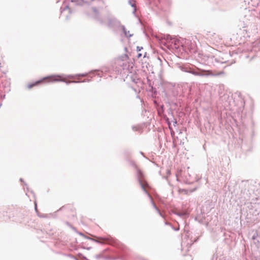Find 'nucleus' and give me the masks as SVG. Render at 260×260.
Wrapping results in <instances>:
<instances>
[{"mask_svg":"<svg viewBox=\"0 0 260 260\" xmlns=\"http://www.w3.org/2000/svg\"><path fill=\"white\" fill-rule=\"evenodd\" d=\"M45 80H47V82L65 81V80L61 76L52 75L45 77L42 80L36 81L34 83L28 84V88L30 89L34 86L39 85Z\"/></svg>","mask_w":260,"mask_h":260,"instance_id":"obj_1","label":"nucleus"},{"mask_svg":"<svg viewBox=\"0 0 260 260\" xmlns=\"http://www.w3.org/2000/svg\"><path fill=\"white\" fill-rule=\"evenodd\" d=\"M202 72H204L205 74H196L197 75H211L212 76H219L221 75H222L224 74V72L223 71H220V72H216L215 71H212V70H201Z\"/></svg>","mask_w":260,"mask_h":260,"instance_id":"obj_2","label":"nucleus"},{"mask_svg":"<svg viewBox=\"0 0 260 260\" xmlns=\"http://www.w3.org/2000/svg\"><path fill=\"white\" fill-rule=\"evenodd\" d=\"M98 241L101 243H108L110 244L111 242L112 241V239L110 238H101L99 237L98 238Z\"/></svg>","mask_w":260,"mask_h":260,"instance_id":"obj_3","label":"nucleus"},{"mask_svg":"<svg viewBox=\"0 0 260 260\" xmlns=\"http://www.w3.org/2000/svg\"><path fill=\"white\" fill-rule=\"evenodd\" d=\"M123 30L125 36H126L127 37H129L132 36V35L129 34V31H128L127 32L126 31L125 29L124 28H123Z\"/></svg>","mask_w":260,"mask_h":260,"instance_id":"obj_4","label":"nucleus"},{"mask_svg":"<svg viewBox=\"0 0 260 260\" xmlns=\"http://www.w3.org/2000/svg\"><path fill=\"white\" fill-rule=\"evenodd\" d=\"M116 64H117V65H121V64H122V66H123V65H124V63H122V60H121V59H117V60H116Z\"/></svg>","mask_w":260,"mask_h":260,"instance_id":"obj_5","label":"nucleus"},{"mask_svg":"<svg viewBox=\"0 0 260 260\" xmlns=\"http://www.w3.org/2000/svg\"><path fill=\"white\" fill-rule=\"evenodd\" d=\"M141 184L142 188H143L145 191H146L145 186L146 185V184H143V183H141Z\"/></svg>","mask_w":260,"mask_h":260,"instance_id":"obj_6","label":"nucleus"},{"mask_svg":"<svg viewBox=\"0 0 260 260\" xmlns=\"http://www.w3.org/2000/svg\"><path fill=\"white\" fill-rule=\"evenodd\" d=\"M143 48L142 47H137V50L138 51H140Z\"/></svg>","mask_w":260,"mask_h":260,"instance_id":"obj_7","label":"nucleus"},{"mask_svg":"<svg viewBox=\"0 0 260 260\" xmlns=\"http://www.w3.org/2000/svg\"><path fill=\"white\" fill-rule=\"evenodd\" d=\"M141 56H142V54H141L139 53V54H138V58H140V57H141Z\"/></svg>","mask_w":260,"mask_h":260,"instance_id":"obj_8","label":"nucleus"},{"mask_svg":"<svg viewBox=\"0 0 260 260\" xmlns=\"http://www.w3.org/2000/svg\"><path fill=\"white\" fill-rule=\"evenodd\" d=\"M84 0H77L76 1L77 2H79V3H81V2H83Z\"/></svg>","mask_w":260,"mask_h":260,"instance_id":"obj_9","label":"nucleus"},{"mask_svg":"<svg viewBox=\"0 0 260 260\" xmlns=\"http://www.w3.org/2000/svg\"><path fill=\"white\" fill-rule=\"evenodd\" d=\"M255 238H256V237H255V236H253L252 237V239H253V240H255Z\"/></svg>","mask_w":260,"mask_h":260,"instance_id":"obj_10","label":"nucleus"}]
</instances>
